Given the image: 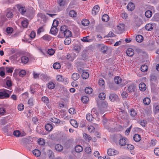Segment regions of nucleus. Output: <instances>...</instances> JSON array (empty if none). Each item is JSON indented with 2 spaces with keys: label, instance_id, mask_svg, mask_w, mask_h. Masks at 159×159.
<instances>
[{
  "label": "nucleus",
  "instance_id": "f257e3e1",
  "mask_svg": "<svg viewBox=\"0 0 159 159\" xmlns=\"http://www.w3.org/2000/svg\"><path fill=\"white\" fill-rule=\"evenodd\" d=\"M60 33L64 34L65 37L69 38L71 37L72 35L71 32L69 30H67L66 26L63 25L60 28Z\"/></svg>",
  "mask_w": 159,
  "mask_h": 159
},
{
  "label": "nucleus",
  "instance_id": "f03ea898",
  "mask_svg": "<svg viewBox=\"0 0 159 159\" xmlns=\"http://www.w3.org/2000/svg\"><path fill=\"white\" fill-rule=\"evenodd\" d=\"M97 104L98 107H100L101 113L103 114L104 112L107 110L108 104L107 102L105 101L100 102L97 101Z\"/></svg>",
  "mask_w": 159,
  "mask_h": 159
},
{
  "label": "nucleus",
  "instance_id": "7ed1b4c3",
  "mask_svg": "<svg viewBox=\"0 0 159 159\" xmlns=\"http://www.w3.org/2000/svg\"><path fill=\"white\" fill-rule=\"evenodd\" d=\"M11 91L3 89L0 90V99L7 98L10 97Z\"/></svg>",
  "mask_w": 159,
  "mask_h": 159
},
{
  "label": "nucleus",
  "instance_id": "20e7f679",
  "mask_svg": "<svg viewBox=\"0 0 159 159\" xmlns=\"http://www.w3.org/2000/svg\"><path fill=\"white\" fill-rule=\"evenodd\" d=\"M42 101L47 106V107L50 109H52V105L49 101L48 98L46 96H43L42 98Z\"/></svg>",
  "mask_w": 159,
  "mask_h": 159
},
{
  "label": "nucleus",
  "instance_id": "39448f33",
  "mask_svg": "<svg viewBox=\"0 0 159 159\" xmlns=\"http://www.w3.org/2000/svg\"><path fill=\"white\" fill-rule=\"evenodd\" d=\"M57 80L59 82H62L65 84H67L69 82L68 79L64 77L61 75H57L56 77Z\"/></svg>",
  "mask_w": 159,
  "mask_h": 159
},
{
  "label": "nucleus",
  "instance_id": "423d86ee",
  "mask_svg": "<svg viewBox=\"0 0 159 159\" xmlns=\"http://www.w3.org/2000/svg\"><path fill=\"white\" fill-rule=\"evenodd\" d=\"M125 25L123 24H119L116 28V31L118 34H121L124 30Z\"/></svg>",
  "mask_w": 159,
  "mask_h": 159
},
{
  "label": "nucleus",
  "instance_id": "0eeeda50",
  "mask_svg": "<svg viewBox=\"0 0 159 159\" xmlns=\"http://www.w3.org/2000/svg\"><path fill=\"white\" fill-rule=\"evenodd\" d=\"M34 13V10L32 7H30L28 9H26L25 15L29 17H31L33 16Z\"/></svg>",
  "mask_w": 159,
  "mask_h": 159
},
{
  "label": "nucleus",
  "instance_id": "6e6552de",
  "mask_svg": "<svg viewBox=\"0 0 159 159\" xmlns=\"http://www.w3.org/2000/svg\"><path fill=\"white\" fill-rule=\"evenodd\" d=\"M38 84H33L30 86V92L31 94H34L36 90H38L39 88Z\"/></svg>",
  "mask_w": 159,
  "mask_h": 159
},
{
  "label": "nucleus",
  "instance_id": "1a4fd4ad",
  "mask_svg": "<svg viewBox=\"0 0 159 159\" xmlns=\"http://www.w3.org/2000/svg\"><path fill=\"white\" fill-rule=\"evenodd\" d=\"M100 10V7L98 5H96L94 6L92 9V14L95 16L98 12Z\"/></svg>",
  "mask_w": 159,
  "mask_h": 159
},
{
  "label": "nucleus",
  "instance_id": "9d476101",
  "mask_svg": "<svg viewBox=\"0 0 159 159\" xmlns=\"http://www.w3.org/2000/svg\"><path fill=\"white\" fill-rule=\"evenodd\" d=\"M107 154L109 156H114L118 153L117 151L114 149L109 148L107 150Z\"/></svg>",
  "mask_w": 159,
  "mask_h": 159
},
{
  "label": "nucleus",
  "instance_id": "9b49d317",
  "mask_svg": "<svg viewBox=\"0 0 159 159\" xmlns=\"http://www.w3.org/2000/svg\"><path fill=\"white\" fill-rule=\"evenodd\" d=\"M127 8L129 11H133L135 8L134 4L132 2H129L127 6Z\"/></svg>",
  "mask_w": 159,
  "mask_h": 159
},
{
  "label": "nucleus",
  "instance_id": "f8f14e48",
  "mask_svg": "<svg viewBox=\"0 0 159 159\" xmlns=\"http://www.w3.org/2000/svg\"><path fill=\"white\" fill-rule=\"evenodd\" d=\"M118 96L115 94H111L109 96V99L111 101L114 102L118 99Z\"/></svg>",
  "mask_w": 159,
  "mask_h": 159
},
{
  "label": "nucleus",
  "instance_id": "ddd939ff",
  "mask_svg": "<svg viewBox=\"0 0 159 159\" xmlns=\"http://www.w3.org/2000/svg\"><path fill=\"white\" fill-rule=\"evenodd\" d=\"M83 137L84 139L88 142H89L92 139V138L90 135L84 133L83 134Z\"/></svg>",
  "mask_w": 159,
  "mask_h": 159
},
{
  "label": "nucleus",
  "instance_id": "4468645a",
  "mask_svg": "<svg viewBox=\"0 0 159 159\" xmlns=\"http://www.w3.org/2000/svg\"><path fill=\"white\" fill-rule=\"evenodd\" d=\"M135 87L133 84H131L128 86L126 90L129 93L133 92L135 91Z\"/></svg>",
  "mask_w": 159,
  "mask_h": 159
},
{
  "label": "nucleus",
  "instance_id": "2eb2a0df",
  "mask_svg": "<svg viewBox=\"0 0 159 159\" xmlns=\"http://www.w3.org/2000/svg\"><path fill=\"white\" fill-rule=\"evenodd\" d=\"M127 55L129 57H131L134 54V51L131 48H128L126 51Z\"/></svg>",
  "mask_w": 159,
  "mask_h": 159
},
{
  "label": "nucleus",
  "instance_id": "dca6fc26",
  "mask_svg": "<svg viewBox=\"0 0 159 159\" xmlns=\"http://www.w3.org/2000/svg\"><path fill=\"white\" fill-rule=\"evenodd\" d=\"M101 51L104 53H106L107 50V47L103 44H101L99 45Z\"/></svg>",
  "mask_w": 159,
  "mask_h": 159
},
{
  "label": "nucleus",
  "instance_id": "f3484780",
  "mask_svg": "<svg viewBox=\"0 0 159 159\" xmlns=\"http://www.w3.org/2000/svg\"><path fill=\"white\" fill-rule=\"evenodd\" d=\"M19 11L22 14L25 15L26 9L25 7H18Z\"/></svg>",
  "mask_w": 159,
  "mask_h": 159
},
{
  "label": "nucleus",
  "instance_id": "a211bd4d",
  "mask_svg": "<svg viewBox=\"0 0 159 159\" xmlns=\"http://www.w3.org/2000/svg\"><path fill=\"white\" fill-rule=\"evenodd\" d=\"M139 88L140 90L142 91H145L146 89V85L143 83H141L139 84Z\"/></svg>",
  "mask_w": 159,
  "mask_h": 159
},
{
  "label": "nucleus",
  "instance_id": "6ab92c4d",
  "mask_svg": "<svg viewBox=\"0 0 159 159\" xmlns=\"http://www.w3.org/2000/svg\"><path fill=\"white\" fill-rule=\"evenodd\" d=\"M126 138H122L120 139L119 142L120 145L121 146H123L125 145L126 143Z\"/></svg>",
  "mask_w": 159,
  "mask_h": 159
},
{
  "label": "nucleus",
  "instance_id": "aec40b11",
  "mask_svg": "<svg viewBox=\"0 0 159 159\" xmlns=\"http://www.w3.org/2000/svg\"><path fill=\"white\" fill-rule=\"evenodd\" d=\"M70 124L74 127L76 128L78 127V124L77 121L75 120L71 119L70 120Z\"/></svg>",
  "mask_w": 159,
  "mask_h": 159
},
{
  "label": "nucleus",
  "instance_id": "412c9836",
  "mask_svg": "<svg viewBox=\"0 0 159 159\" xmlns=\"http://www.w3.org/2000/svg\"><path fill=\"white\" fill-rule=\"evenodd\" d=\"M53 126L52 125L48 123L45 125V129L47 131H50L53 129Z\"/></svg>",
  "mask_w": 159,
  "mask_h": 159
},
{
  "label": "nucleus",
  "instance_id": "4be33fe9",
  "mask_svg": "<svg viewBox=\"0 0 159 159\" xmlns=\"http://www.w3.org/2000/svg\"><path fill=\"white\" fill-rule=\"evenodd\" d=\"M134 140L136 142H138L141 140V138L140 136L138 134H136L134 135L133 137Z\"/></svg>",
  "mask_w": 159,
  "mask_h": 159
},
{
  "label": "nucleus",
  "instance_id": "5701e85b",
  "mask_svg": "<svg viewBox=\"0 0 159 159\" xmlns=\"http://www.w3.org/2000/svg\"><path fill=\"white\" fill-rule=\"evenodd\" d=\"M21 62L24 64L27 63L29 61L28 57L26 56H23L21 58Z\"/></svg>",
  "mask_w": 159,
  "mask_h": 159
},
{
  "label": "nucleus",
  "instance_id": "b1692460",
  "mask_svg": "<svg viewBox=\"0 0 159 159\" xmlns=\"http://www.w3.org/2000/svg\"><path fill=\"white\" fill-rule=\"evenodd\" d=\"M29 23V21L26 19H25L22 21L21 24L22 26L25 28L27 27Z\"/></svg>",
  "mask_w": 159,
  "mask_h": 159
},
{
  "label": "nucleus",
  "instance_id": "393cba45",
  "mask_svg": "<svg viewBox=\"0 0 159 159\" xmlns=\"http://www.w3.org/2000/svg\"><path fill=\"white\" fill-rule=\"evenodd\" d=\"M57 3L60 7H63L66 4V2L65 0H57Z\"/></svg>",
  "mask_w": 159,
  "mask_h": 159
},
{
  "label": "nucleus",
  "instance_id": "a878e982",
  "mask_svg": "<svg viewBox=\"0 0 159 159\" xmlns=\"http://www.w3.org/2000/svg\"><path fill=\"white\" fill-rule=\"evenodd\" d=\"M58 31L57 27H52L50 31L51 34H55L57 33Z\"/></svg>",
  "mask_w": 159,
  "mask_h": 159
},
{
  "label": "nucleus",
  "instance_id": "bb28decb",
  "mask_svg": "<svg viewBox=\"0 0 159 159\" xmlns=\"http://www.w3.org/2000/svg\"><path fill=\"white\" fill-rule=\"evenodd\" d=\"M143 39V36L141 35H138L136 36V40L139 43L141 42Z\"/></svg>",
  "mask_w": 159,
  "mask_h": 159
},
{
  "label": "nucleus",
  "instance_id": "cd10ccee",
  "mask_svg": "<svg viewBox=\"0 0 159 159\" xmlns=\"http://www.w3.org/2000/svg\"><path fill=\"white\" fill-rule=\"evenodd\" d=\"M75 149L77 152H80L82 151L83 148L81 146L78 145L75 146Z\"/></svg>",
  "mask_w": 159,
  "mask_h": 159
},
{
  "label": "nucleus",
  "instance_id": "c85d7f7f",
  "mask_svg": "<svg viewBox=\"0 0 159 159\" xmlns=\"http://www.w3.org/2000/svg\"><path fill=\"white\" fill-rule=\"evenodd\" d=\"M89 38V36H87L83 37V38L81 39V40L82 41L85 42H90L92 41V39H90Z\"/></svg>",
  "mask_w": 159,
  "mask_h": 159
},
{
  "label": "nucleus",
  "instance_id": "c756f323",
  "mask_svg": "<svg viewBox=\"0 0 159 159\" xmlns=\"http://www.w3.org/2000/svg\"><path fill=\"white\" fill-rule=\"evenodd\" d=\"M146 30L148 31L151 30L153 28V25L151 24L148 23L145 26Z\"/></svg>",
  "mask_w": 159,
  "mask_h": 159
},
{
  "label": "nucleus",
  "instance_id": "7c9ffc66",
  "mask_svg": "<svg viewBox=\"0 0 159 159\" xmlns=\"http://www.w3.org/2000/svg\"><path fill=\"white\" fill-rule=\"evenodd\" d=\"M66 59L69 61H72L74 59V57L72 56L71 54H68L66 56Z\"/></svg>",
  "mask_w": 159,
  "mask_h": 159
},
{
  "label": "nucleus",
  "instance_id": "2f4dec72",
  "mask_svg": "<svg viewBox=\"0 0 159 159\" xmlns=\"http://www.w3.org/2000/svg\"><path fill=\"white\" fill-rule=\"evenodd\" d=\"M23 145L25 146L27 144H29L31 143V141L27 138H25L23 140Z\"/></svg>",
  "mask_w": 159,
  "mask_h": 159
},
{
  "label": "nucleus",
  "instance_id": "473e14b6",
  "mask_svg": "<svg viewBox=\"0 0 159 159\" xmlns=\"http://www.w3.org/2000/svg\"><path fill=\"white\" fill-rule=\"evenodd\" d=\"M55 86V84L51 81L49 82L48 84V87L49 89H54Z\"/></svg>",
  "mask_w": 159,
  "mask_h": 159
},
{
  "label": "nucleus",
  "instance_id": "72a5a7b5",
  "mask_svg": "<svg viewBox=\"0 0 159 159\" xmlns=\"http://www.w3.org/2000/svg\"><path fill=\"white\" fill-rule=\"evenodd\" d=\"M151 102L150 99L148 98H145L143 100V102L144 105H148Z\"/></svg>",
  "mask_w": 159,
  "mask_h": 159
},
{
  "label": "nucleus",
  "instance_id": "f704fd0d",
  "mask_svg": "<svg viewBox=\"0 0 159 159\" xmlns=\"http://www.w3.org/2000/svg\"><path fill=\"white\" fill-rule=\"evenodd\" d=\"M50 120L51 122L55 124H59L61 121L60 120L55 117L51 118Z\"/></svg>",
  "mask_w": 159,
  "mask_h": 159
},
{
  "label": "nucleus",
  "instance_id": "c9c22d12",
  "mask_svg": "<svg viewBox=\"0 0 159 159\" xmlns=\"http://www.w3.org/2000/svg\"><path fill=\"white\" fill-rule=\"evenodd\" d=\"M109 16L107 14H105L102 16V19L103 21L107 22L109 20Z\"/></svg>",
  "mask_w": 159,
  "mask_h": 159
},
{
  "label": "nucleus",
  "instance_id": "e433bc0d",
  "mask_svg": "<svg viewBox=\"0 0 159 159\" xmlns=\"http://www.w3.org/2000/svg\"><path fill=\"white\" fill-rule=\"evenodd\" d=\"M81 100L83 103L87 104L89 100V98L87 96H83L81 98Z\"/></svg>",
  "mask_w": 159,
  "mask_h": 159
},
{
  "label": "nucleus",
  "instance_id": "4c0bfd02",
  "mask_svg": "<svg viewBox=\"0 0 159 159\" xmlns=\"http://www.w3.org/2000/svg\"><path fill=\"white\" fill-rule=\"evenodd\" d=\"M33 154L36 157H39L41 154V152L38 149H35L33 151Z\"/></svg>",
  "mask_w": 159,
  "mask_h": 159
},
{
  "label": "nucleus",
  "instance_id": "58836bf2",
  "mask_svg": "<svg viewBox=\"0 0 159 159\" xmlns=\"http://www.w3.org/2000/svg\"><path fill=\"white\" fill-rule=\"evenodd\" d=\"M79 74L77 73H74L72 75V78L75 81L77 80L79 78Z\"/></svg>",
  "mask_w": 159,
  "mask_h": 159
},
{
  "label": "nucleus",
  "instance_id": "ea45409f",
  "mask_svg": "<svg viewBox=\"0 0 159 159\" xmlns=\"http://www.w3.org/2000/svg\"><path fill=\"white\" fill-rule=\"evenodd\" d=\"M129 114L131 117H134L137 116V113L134 109H132L130 111Z\"/></svg>",
  "mask_w": 159,
  "mask_h": 159
},
{
  "label": "nucleus",
  "instance_id": "a19ab883",
  "mask_svg": "<svg viewBox=\"0 0 159 159\" xmlns=\"http://www.w3.org/2000/svg\"><path fill=\"white\" fill-rule=\"evenodd\" d=\"M89 76V73L87 72H83L82 74V77L84 79H87Z\"/></svg>",
  "mask_w": 159,
  "mask_h": 159
},
{
  "label": "nucleus",
  "instance_id": "79ce46f5",
  "mask_svg": "<svg viewBox=\"0 0 159 159\" xmlns=\"http://www.w3.org/2000/svg\"><path fill=\"white\" fill-rule=\"evenodd\" d=\"M63 147L60 144H57L55 146L56 150L58 151H61L63 150Z\"/></svg>",
  "mask_w": 159,
  "mask_h": 159
},
{
  "label": "nucleus",
  "instance_id": "37998d69",
  "mask_svg": "<svg viewBox=\"0 0 159 159\" xmlns=\"http://www.w3.org/2000/svg\"><path fill=\"white\" fill-rule=\"evenodd\" d=\"M121 79L119 77H116L114 78V81L117 84H119L121 82Z\"/></svg>",
  "mask_w": 159,
  "mask_h": 159
},
{
  "label": "nucleus",
  "instance_id": "c03bdc74",
  "mask_svg": "<svg viewBox=\"0 0 159 159\" xmlns=\"http://www.w3.org/2000/svg\"><path fill=\"white\" fill-rule=\"evenodd\" d=\"M93 89L90 87H86L85 89L86 93L88 94H90L92 92Z\"/></svg>",
  "mask_w": 159,
  "mask_h": 159
},
{
  "label": "nucleus",
  "instance_id": "a18cd8bd",
  "mask_svg": "<svg viewBox=\"0 0 159 159\" xmlns=\"http://www.w3.org/2000/svg\"><path fill=\"white\" fill-rule=\"evenodd\" d=\"M86 118L87 120L90 121L92 120L93 118V116L92 114L88 113L86 115Z\"/></svg>",
  "mask_w": 159,
  "mask_h": 159
},
{
  "label": "nucleus",
  "instance_id": "49530a36",
  "mask_svg": "<svg viewBox=\"0 0 159 159\" xmlns=\"http://www.w3.org/2000/svg\"><path fill=\"white\" fill-rule=\"evenodd\" d=\"M43 39L49 41L52 38L51 36L48 34H45L42 37Z\"/></svg>",
  "mask_w": 159,
  "mask_h": 159
},
{
  "label": "nucleus",
  "instance_id": "de8ad7c7",
  "mask_svg": "<svg viewBox=\"0 0 159 159\" xmlns=\"http://www.w3.org/2000/svg\"><path fill=\"white\" fill-rule=\"evenodd\" d=\"M81 23L83 26H87L89 25V22L88 20L84 19L82 21Z\"/></svg>",
  "mask_w": 159,
  "mask_h": 159
},
{
  "label": "nucleus",
  "instance_id": "09e8293b",
  "mask_svg": "<svg viewBox=\"0 0 159 159\" xmlns=\"http://www.w3.org/2000/svg\"><path fill=\"white\" fill-rule=\"evenodd\" d=\"M152 15V12L150 10H147L145 12V16L147 18H150Z\"/></svg>",
  "mask_w": 159,
  "mask_h": 159
},
{
  "label": "nucleus",
  "instance_id": "8fccbe9b",
  "mask_svg": "<svg viewBox=\"0 0 159 159\" xmlns=\"http://www.w3.org/2000/svg\"><path fill=\"white\" fill-rule=\"evenodd\" d=\"M69 15L72 17H75L77 16V13L74 10H71L69 12Z\"/></svg>",
  "mask_w": 159,
  "mask_h": 159
},
{
  "label": "nucleus",
  "instance_id": "3c124183",
  "mask_svg": "<svg viewBox=\"0 0 159 159\" xmlns=\"http://www.w3.org/2000/svg\"><path fill=\"white\" fill-rule=\"evenodd\" d=\"M34 100L32 98H30L28 100V104L30 106H33L34 105Z\"/></svg>",
  "mask_w": 159,
  "mask_h": 159
},
{
  "label": "nucleus",
  "instance_id": "603ef678",
  "mask_svg": "<svg viewBox=\"0 0 159 159\" xmlns=\"http://www.w3.org/2000/svg\"><path fill=\"white\" fill-rule=\"evenodd\" d=\"M148 69V67L146 65H142L141 67V71L143 72L146 71Z\"/></svg>",
  "mask_w": 159,
  "mask_h": 159
},
{
  "label": "nucleus",
  "instance_id": "864d4df0",
  "mask_svg": "<svg viewBox=\"0 0 159 159\" xmlns=\"http://www.w3.org/2000/svg\"><path fill=\"white\" fill-rule=\"evenodd\" d=\"M71 42V39L70 38H66L64 40V43L65 45H68Z\"/></svg>",
  "mask_w": 159,
  "mask_h": 159
},
{
  "label": "nucleus",
  "instance_id": "5fc2aeb1",
  "mask_svg": "<svg viewBox=\"0 0 159 159\" xmlns=\"http://www.w3.org/2000/svg\"><path fill=\"white\" fill-rule=\"evenodd\" d=\"M91 113V114L92 115H93L94 116V114H95L96 116H98L99 114L98 113L97 111V110L96 108H93L92 109Z\"/></svg>",
  "mask_w": 159,
  "mask_h": 159
},
{
  "label": "nucleus",
  "instance_id": "6e6d98bb",
  "mask_svg": "<svg viewBox=\"0 0 159 159\" xmlns=\"http://www.w3.org/2000/svg\"><path fill=\"white\" fill-rule=\"evenodd\" d=\"M53 68L55 69H58L61 67L60 64L57 62L54 63L53 65Z\"/></svg>",
  "mask_w": 159,
  "mask_h": 159
},
{
  "label": "nucleus",
  "instance_id": "4d7b16f0",
  "mask_svg": "<svg viewBox=\"0 0 159 159\" xmlns=\"http://www.w3.org/2000/svg\"><path fill=\"white\" fill-rule=\"evenodd\" d=\"M106 95L104 93H100L99 94V97L102 100H104L106 98Z\"/></svg>",
  "mask_w": 159,
  "mask_h": 159
},
{
  "label": "nucleus",
  "instance_id": "13d9d810",
  "mask_svg": "<svg viewBox=\"0 0 159 159\" xmlns=\"http://www.w3.org/2000/svg\"><path fill=\"white\" fill-rule=\"evenodd\" d=\"M26 71L25 70H21L19 72V75L20 77H23L26 75Z\"/></svg>",
  "mask_w": 159,
  "mask_h": 159
},
{
  "label": "nucleus",
  "instance_id": "bf43d9fd",
  "mask_svg": "<svg viewBox=\"0 0 159 159\" xmlns=\"http://www.w3.org/2000/svg\"><path fill=\"white\" fill-rule=\"evenodd\" d=\"M85 151L87 154H89L91 152V148L89 146H87L85 149Z\"/></svg>",
  "mask_w": 159,
  "mask_h": 159
},
{
  "label": "nucleus",
  "instance_id": "052dcab7",
  "mask_svg": "<svg viewBox=\"0 0 159 159\" xmlns=\"http://www.w3.org/2000/svg\"><path fill=\"white\" fill-rule=\"evenodd\" d=\"M38 143L41 145H43L45 144V142L43 139L40 138L38 140Z\"/></svg>",
  "mask_w": 159,
  "mask_h": 159
},
{
  "label": "nucleus",
  "instance_id": "680f3d73",
  "mask_svg": "<svg viewBox=\"0 0 159 159\" xmlns=\"http://www.w3.org/2000/svg\"><path fill=\"white\" fill-rule=\"evenodd\" d=\"M40 78L43 81H45L48 79V77L47 75L45 74H41L40 75Z\"/></svg>",
  "mask_w": 159,
  "mask_h": 159
},
{
  "label": "nucleus",
  "instance_id": "e2e57ef3",
  "mask_svg": "<svg viewBox=\"0 0 159 159\" xmlns=\"http://www.w3.org/2000/svg\"><path fill=\"white\" fill-rule=\"evenodd\" d=\"M105 84V82L104 80L102 79H100L98 81V84L101 86H102L104 85Z\"/></svg>",
  "mask_w": 159,
  "mask_h": 159
},
{
  "label": "nucleus",
  "instance_id": "0e129e2a",
  "mask_svg": "<svg viewBox=\"0 0 159 159\" xmlns=\"http://www.w3.org/2000/svg\"><path fill=\"white\" fill-rule=\"evenodd\" d=\"M13 31V29L11 27H8L6 28V31L8 34H11Z\"/></svg>",
  "mask_w": 159,
  "mask_h": 159
},
{
  "label": "nucleus",
  "instance_id": "69168bd1",
  "mask_svg": "<svg viewBox=\"0 0 159 159\" xmlns=\"http://www.w3.org/2000/svg\"><path fill=\"white\" fill-rule=\"evenodd\" d=\"M6 69L7 72L11 73L13 72L14 69L13 67H6Z\"/></svg>",
  "mask_w": 159,
  "mask_h": 159
},
{
  "label": "nucleus",
  "instance_id": "338daca9",
  "mask_svg": "<svg viewBox=\"0 0 159 159\" xmlns=\"http://www.w3.org/2000/svg\"><path fill=\"white\" fill-rule=\"evenodd\" d=\"M20 134V133L19 130H15L13 132V135L16 137H19Z\"/></svg>",
  "mask_w": 159,
  "mask_h": 159
},
{
  "label": "nucleus",
  "instance_id": "774afa93",
  "mask_svg": "<svg viewBox=\"0 0 159 159\" xmlns=\"http://www.w3.org/2000/svg\"><path fill=\"white\" fill-rule=\"evenodd\" d=\"M30 37L32 39H33L36 36L35 33L34 31H32L29 35Z\"/></svg>",
  "mask_w": 159,
  "mask_h": 159
}]
</instances>
